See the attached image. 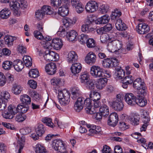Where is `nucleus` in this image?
Listing matches in <instances>:
<instances>
[{"label":"nucleus","mask_w":153,"mask_h":153,"mask_svg":"<svg viewBox=\"0 0 153 153\" xmlns=\"http://www.w3.org/2000/svg\"><path fill=\"white\" fill-rule=\"evenodd\" d=\"M71 98L73 100H75L80 94V91L79 89L77 87L72 88L71 91Z\"/></svg>","instance_id":"obj_31"},{"label":"nucleus","mask_w":153,"mask_h":153,"mask_svg":"<svg viewBox=\"0 0 153 153\" xmlns=\"http://www.w3.org/2000/svg\"><path fill=\"white\" fill-rule=\"evenodd\" d=\"M109 104L115 111H122L124 107L123 96L120 94L117 95L112 101L109 102Z\"/></svg>","instance_id":"obj_2"},{"label":"nucleus","mask_w":153,"mask_h":153,"mask_svg":"<svg viewBox=\"0 0 153 153\" xmlns=\"http://www.w3.org/2000/svg\"><path fill=\"white\" fill-rule=\"evenodd\" d=\"M6 79L4 74L0 72V86H3L6 83Z\"/></svg>","instance_id":"obj_59"},{"label":"nucleus","mask_w":153,"mask_h":153,"mask_svg":"<svg viewBox=\"0 0 153 153\" xmlns=\"http://www.w3.org/2000/svg\"><path fill=\"white\" fill-rule=\"evenodd\" d=\"M118 116L116 113L111 114L108 120V124L111 126H115L118 121Z\"/></svg>","instance_id":"obj_13"},{"label":"nucleus","mask_w":153,"mask_h":153,"mask_svg":"<svg viewBox=\"0 0 153 153\" xmlns=\"http://www.w3.org/2000/svg\"><path fill=\"white\" fill-rule=\"evenodd\" d=\"M0 33L2 35V36L0 38V46H1L4 43L3 39H4L5 43L8 46L12 45H13V41L17 39L16 37L15 36H13L10 35L4 36L2 33L0 32Z\"/></svg>","instance_id":"obj_11"},{"label":"nucleus","mask_w":153,"mask_h":153,"mask_svg":"<svg viewBox=\"0 0 153 153\" xmlns=\"http://www.w3.org/2000/svg\"><path fill=\"white\" fill-rule=\"evenodd\" d=\"M68 10L65 7H61L59 8L58 14L62 17L65 16L68 13Z\"/></svg>","instance_id":"obj_38"},{"label":"nucleus","mask_w":153,"mask_h":153,"mask_svg":"<svg viewBox=\"0 0 153 153\" xmlns=\"http://www.w3.org/2000/svg\"><path fill=\"white\" fill-rule=\"evenodd\" d=\"M80 79L81 83L86 82L87 81L90 80L89 79V75L87 73H83L81 74Z\"/></svg>","instance_id":"obj_54"},{"label":"nucleus","mask_w":153,"mask_h":153,"mask_svg":"<svg viewBox=\"0 0 153 153\" xmlns=\"http://www.w3.org/2000/svg\"><path fill=\"white\" fill-rule=\"evenodd\" d=\"M90 73L95 78L103 76V69L98 66H93L90 69Z\"/></svg>","instance_id":"obj_10"},{"label":"nucleus","mask_w":153,"mask_h":153,"mask_svg":"<svg viewBox=\"0 0 153 153\" xmlns=\"http://www.w3.org/2000/svg\"><path fill=\"white\" fill-rule=\"evenodd\" d=\"M44 57L46 61H55L58 59L59 56L58 54L54 52L48 50L45 51Z\"/></svg>","instance_id":"obj_7"},{"label":"nucleus","mask_w":153,"mask_h":153,"mask_svg":"<svg viewBox=\"0 0 153 153\" xmlns=\"http://www.w3.org/2000/svg\"><path fill=\"white\" fill-rule=\"evenodd\" d=\"M86 45L88 48H92L95 47L96 42L93 39L89 38L86 42Z\"/></svg>","instance_id":"obj_56"},{"label":"nucleus","mask_w":153,"mask_h":153,"mask_svg":"<svg viewBox=\"0 0 153 153\" xmlns=\"http://www.w3.org/2000/svg\"><path fill=\"white\" fill-rule=\"evenodd\" d=\"M121 15V13L120 11L118 10H115L114 12L112 13L111 16V19H117Z\"/></svg>","instance_id":"obj_61"},{"label":"nucleus","mask_w":153,"mask_h":153,"mask_svg":"<svg viewBox=\"0 0 153 153\" xmlns=\"http://www.w3.org/2000/svg\"><path fill=\"white\" fill-rule=\"evenodd\" d=\"M87 126L89 132L92 134H101V129L100 126L90 125H87Z\"/></svg>","instance_id":"obj_23"},{"label":"nucleus","mask_w":153,"mask_h":153,"mask_svg":"<svg viewBox=\"0 0 153 153\" xmlns=\"http://www.w3.org/2000/svg\"><path fill=\"white\" fill-rule=\"evenodd\" d=\"M63 23L64 27L67 28L73 24V22L71 19L66 17L63 19Z\"/></svg>","instance_id":"obj_47"},{"label":"nucleus","mask_w":153,"mask_h":153,"mask_svg":"<svg viewBox=\"0 0 153 153\" xmlns=\"http://www.w3.org/2000/svg\"><path fill=\"white\" fill-rule=\"evenodd\" d=\"M13 67L17 71H21L24 67V64L19 59L15 60L13 62Z\"/></svg>","instance_id":"obj_26"},{"label":"nucleus","mask_w":153,"mask_h":153,"mask_svg":"<svg viewBox=\"0 0 153 153\" xmlns=\"http://www.w3.org/2000/svg\"><path fill=\"white\" fill-rule=\"evenodd\" d=\"M119 128L122 131H124L129 128L128 125L123 122H120L119 124Z\"/></svg>","instance_id":"obj_62"},{"label":"nucleus","mask_w":153,"mask_h":153,"mask_svg":"<svg viewBox=\"0 0 153 153\" xmlns=\"http://www.w3.org/2000/svg\"><path fill=\"white\" fill-rule=\"evenodd\" d=\"M149 30V27L147 24L145 23H142L138 25V29L137 31L139 34H146L148 32Z\"/></svg>","instance_id":"obj_21"},{"label":"nucleus","mask_w":153,"mask_h":153,"mask_svg":"<svg viewBox=\"0 0 153 153\" xmlns=\"http://www.w3.org/2000/svg\"><path fill=\"white\" fill-rule=\"evenodd\" d=\"M89 38L88 35L85 34H82L78 37L79 41L82 44L85 43Z\"/></svg>","instance_id":"obj_50"},{"label":"nucleus","mask_w":153,"mask_h":153,"mask_svg":"<svg viewBox=\"0 0 153 153\" xmlns=\"http://www.w3.org/2000/svg\"><path fill=\"white\" fill-rule=\"evenodd\" d=\"M98 7V4L96 1H91L87 3L85 8L87 12L92 13L96 10Z\"/></svg>","instance_id":"obj_12"},{"label":"nucleus","mask_w":153,"mask_h":153,"mask_svg":"<svg viewBox=\"0 0 153 153\" xmlns=\"http://www.w3.org/2000/svg\"><path fill=\"white\" fill-rule=\"evenodd\" d=\"M13 66V63L12 62L6 60L4 61L2 64V67L3 68L7 70L10 69Z\"/></svg>","instance_id":"obj_43"},{"label":"nucleus","mask_w":153,"mask_h":153,"mask_svg":"<svg viewBox=\"0 0 153 153\" xmlns=\"http://www.w3.org/2000/svg\"><path fill=\"white\" fill-rule=\"evenodd\" d=\"M57 33L58 35L62 37H64L66 36L67 37L68 32L65 31V29L62 27H60L59 30H58Z\"/></svg>","instance_id":"obj_48"},{"label":"nucleus","mask_w":153,"mask_h":153,"mask_svg":"<svg viewBox=\"0 0 153 153\" xmlns=\"http://www.w3.org/2000/svg\"><path fill=\"white\" fill-rule=\"evenodd\" d=\"M51 84L54 85H58L61 83V79L59 78H54L51 80Z\"/></svg>","instance_id":"obj_63"},{"label":"nucleus","mask_w":153,"mask_h":153,"mask_svg":"<svg viewBox=\"0 0 153 153\" xmlns=\"http://www.w3.org/2000/svg\"><path fill=\"white\" fill-rule=\"evenodd\" d=\"M17 111V113L19 111H21L22 113L26 112L28 110L29 107L27 105H20L19 104L17 107H16Z\"/></svg>","instance_id":"obj_41"},{"label":"nucleus","mask_w":153,"mask_h":153,"mask_svg":"<svg viewBox=\"0 0 153 153\" xmlns=\"http://www.w3.org/2000/svg\"><path fill=\"white\" fill-rule=\"evenodd\" d=\"M78 58L77 54L74 51H72L68 52L67 55V60L69 63L72 64L76 61Z\"/></svg>","instance_id":"obj_22"},{"label":"nucleus","mask_w":153,"mask_h":153,"mask_svg":"<svg viewBox=\"0 0 153 153\" xmlns=\"http://www.w3.org/2000/svg\"><path fill=\"white\" fill-rule=\"evenodd\" d=\"M56 64L53 62H51L47 64L45 67L46 72L48 74L50 75H53L56 73Z\"/></svg>","instance_id":"obj_16"},{"label":"nucleus","mask_w":153,"mask_h":153,"mask_svg":"<svg viewBox=\"0 0 153 153\" xmlns=\"http://www.w3.org/2000/svg\"><path fill=\"white\" fill-rule=\"evenodd\" d=\"M96 60V55L94 53L90 52L85 57V61L88 64L92 65L94 64Z\"/></svg>","instance_id":"obj_20"},{"label":"nucleus","mask_w":153,"mask_h":153,"mask_svg":"<svg viewBox=\"0 0 153 153\" xmlns=\"http://www.w3.org/2000/svg\"><path fill=\"white\" fill-rule=\"evenodd\" d=\"M20 100L22 103L26 105L30 104L31 101L29 96L26 94H23L21 96Z\"/></svg>","instance_id":"obj_36"},{"label":"nucleus","mask_w":153,"mask_h":153,"mask_svg":"<svg viewBox=\"0 0 153 153\" xmlns=\"http://www.w3.org/2000/svg\"><path fill=\"white\" fill-rule=\"evenodd\" d=\"M52 148L58 153H68L66 146L64 142L60 139H55L52 141Z\"/></svg>","instance_id":"obj_3"},{"label":"nucleus","mask_w":153,"mask_h":153,"mask_svg":"<svg viewBox=\"0 0 153 153\" xmlns=\"http://www.w3.org/2000/svg\"><path fill=\"white\" fill-rule=\"evenodd\" d=\"M44 15V13H43L41 9L38 10L35 13L36 17L39 20L42 19Z\"/></svg>","instance_id":"obj_60"},{"label":"nucleus","mask_w":153,"mask_h":153,"mask_svg":"<svg viewBox=\"0 0 153 153\" xmlns=\"http://www.w3.org/2000/svg\"><path fill=\"white\" fill-rule=\"evenodd\" d=\"M125 74V72L121 68H117L115 73L114 77L117 79H121L123 77Z\"/></svg>","instance_id":"obj_32"},{"label":"nucleus","mask_w":153,"mask_h":153,"mask_svg":"<svg viewBox=\"0 0 153 153\" xmlns=\"http://www.w3.org/2000/svg\"><path fill=\"white\" fill-rule=\"evenodd\" d=\"M62 2L61 0H51V5L55 9L60 6Z\"/></svg>","instance_id":"obj_51"},{"label":"nucleus","mask_w":153,"mask_h":153,"mask_svg":"<svg viewBox=\"0 0 153 153\" xmlns=\"http://www.w3.org/2000/svg\"><path fill=\"white\" fill-rule=\"evenodd\" d=\"M28 74L30 77L36 78L39 76V71L37 69H32L30 71Z\"/></svg>","instance_id":"obj_52"},{"label":"nucleus","mask_w":153,"mask_h":153,"mask_svg":"<svg viewBox=\"0 0 153 153\" xmlns=\"http://www.w3.org/2000/svg\"><path fill=\"white\" fill-rule=\"evenodd\" d=\"M45 129L42 124H38L35 129L36 132L38 134V135L41 136L45 132Z\"/></svg>","instance_id":"obj_42"},{"label":"nucleus","mask_w":153,"mask_h":153,"mask_svg":"<svg viewBox=\"0 0 153 153\" xmlns=\"http://www.w3.org/2000/svg\"><path fill=\"white\" fill-rule=\"evenodd\" d=\"M109 17L107 15H104L97 19L96 23L97 24H105L109 22Z\"/></svg>","instance_id":"obj_33"},{"label":"nucleus","mask_w":153,"mask_h":153,"mask_svg":"<svg viewBox=\"0 0 153 153\" xmlns=\"http://www.w3.org/2000/svg\"><path fill=\"white\" fill-rule=\"evenodd\" d=\"M133 86L137 90L138 94L144 96L146 94V89L144 82L140 78H137L133 82Z\"/></svg>","instance_id":"obj_4"},{"label":"nucleus","mask_w":153,"mask_h":153,"mask_svg":"<svg viewBox=\"0 0 153 153\" xmlns=\"http://www.w3.org/2000/svg\"><path fill=\"white\" fill-rule=\"evenodd\" d=\"M124 97L125 101L128 105H133L135 104L136 97L133 94L131 93H126Z\"/></svg>","instance_id":"obj_14"},{"label":"nucleus","mask_w":153,"mask_h":153,"mask_svg":"<svg viewBox=\"0 0 153 153\" xmlns=\"http://www.w3.org/2000/svg\"><path fill=\"white\" fill-rule=\"evenodd\" d=\"M116 28L119 30H125L127 28L126 25L122 22L120 19L117 20L115 23Z\"/></svg>","instance_id":"obj_27"},{"label":"nucleus","mask_w":153,"mask_h":153,"mask_svg":"<svg viewBox=\"0 0 153 153\" xmlns=\"http://www.w3.org/2000/svg\"><path fill=\"white\" fill-rule=\"evenodd\" d=\"M122 44L121 42L117 40H111L108 43L107 49L109 52H115L119 54L122 52Z\"/></svg>","instance_id":"obj_1"},{"label":"nucleus","mask_w":153,"mask_h":153,"mask_svg":"<svg viewBox=\"0 0 153 153\" xmlns=\"http://www.w3.org/2000/svg\"><path fill=\"white\" fill-rule=\"evenodd\" d=\"M90 97L93 101H98L100 98V94L98 92L93 91H91Z\"/></svg>","instance_id":"obj_34"},{"label":"nucleus","mask_w":153,"mask_h":153,"mask_svg":"<svg viewBox=\"0 0 153 153\" xmlns=\"http://www.w3.org/2000/svg\"><path fill=\"white\" fill-rule=\"evenodd\" d=\"M17 111L16 107L11 105L8 107V111L2 113L3 117L6 119H12L14 115L17 113Z\"/></svg>","instance_id":"obj_8"},{"label":"nucleus","mask_w":153,"mask_h":153,"mask_svg":"<svg viewBox=\"0 0 153 153\" xmlns=\"http://www.w3.org/2000/svg\"><path fill=\"white\" fill-rule=\"evenodd\" d=\"M78 35L77 33L74 30H71L68 32L67 37L70 41H75Z\"/></svg>","instance_id":"obj_30"},{"label":"nucleus","mask_w":153,"mask_h":153,"mask_svg":"<svg viewBox=\"0 0 153 153\" xmlns=\"http://www.w3.org/2000/svg\"><path fill=\"white\" fill-rule=\"evenodd\" d=\"M82 31L86 33L90 32L91 30H94L93 28H90V26L88 24L83 25L81 28Z\"/></svg>","instance_id":"obj_57"},{"label":"nucleus","mask_w":153,"mask_h":153,"mask_svg":"<svg viewBox=\"0 0 153 153\" xmlns=\"http://www.w3.org/2000/svg\"><path fill=\"white\" fill-rule=\"evenodd\" d=\"M139 94L136 98L135 104H137L140 106L143 107L147 104V101L142 95H143Z\"/></svg>","instance_id":"obj_25"},{"label":"nucleus","mask_w":153,"mask_h":153,"mask_svg":"<svg viewBox=\"0 0 153 153\" xmlns=\"http://www.w3.org/2000/svg\"><path fill=\"white\" fill-rule=\"evenodd\" d=\"M10 12L8 8H5L0 12V16L3 19L8 18L10 14Z\"/></svg>","instance_id":"obj_35"},{"label":"nucleus","mask_w":153,"mask_h":153,"mask_svg":"<svg viewBox=\"0 0 153 153\" xmlns=\"http://www.w3.org/2000/svg\"><path fill=\"white\" fill-rule=\"evenodd\" d=\"M85 102L84 105H85V109L87 113L90 114H93L96 112V110H93L91 109L92 106L91 100L89 98H87L85 100Z\"/></svg>","instance_id":"obj_18"},{"label":"nucleus","mask_w":153,"mask_h":153,"mask_svg":"<svg viewBox=\"0 0 153 153\" xmlns=\"http://www.w3.org/2000/svg\"><path fill=\"white\" fill-rule=\"evenodd\" d=\"M9 5L11 9L14 11L15 14L17 16L20 15V13L19 9L20 8V4L17 1H10Z\"/></svg>","instance_id":"obj_19"},{"label":"nucleus","mask_w":153,"mask_h":153,"mask_svg":"<svg viewBox=\"0 0 153 153\" xmlns=\"http://www.w3.org/2000/svg\"><path fill=\"white\" fill-rule=\"evenodd\" d=\"M75 8L76 12L78 13H82L84 9V6L82 3L76 6Z\"/></svg>","instance_id":"obj_64"},{"label":"nucleus","mask_w":153,"mask_h":153,"mask_svg":"<svg viewBox=\"0 0 153 153\" xmlns=\"http://www.w3.org/2000/svg\"><path fill=\"white\" fill-rule=\"evenodd\" d=\"M85 85L87 88L90 90H93L95 88L94 82L91 79L86 81Z\"/></svg>","instance_id":"obj_53"},{"label":"nucleus","mask_w":153,"mask_h":153,"mask_svg":"<svg viewBox=\"0 0 153 153\" xmlns=\"http://www.w3.org/2000/svg\"><path fill=\"white\" fill-rule=\"evenodd\" d=\"M81 65L79 63L73 64L71 68V72L74 74L79 73L81 71Z\"/></svg>","instance_id":"obj_24"},{"label":"nucleus","mask_w":153,"mask_h":153,"mask_svg":"<svg viewBox=\"0 0 153 153\" xmlns=\"http://www.w3.org/2000/svg\"><path fill=\"white\" fill-rule=\"evenodd\" d=\"M100 39L101 42L103 43H108L111 40V39L106 33L102 34L100 37Z\"/></svg>","instance_id":"obj_46"},{"label":"nucleus","mask_w":153,"mask_h":153,"mask_svg":"<svg viewBox=\"0 0 153 153\" xmlns=\"http://www.w3.org/2000/svg\"><path fill=\"white\" fill-rule=\"evenodd\" d=\"M107 82L106 78H100L96 83V86L97 88L99 89H102L106 85Z\"/></svg>","instance_id":"obj_29"},{"label":"nucleus","mask_w":153,"mask_h":153,"mask_svg":"<svg viewBox=\"0 0 153 153\" xmlns=\"http://www.w3.org/2000/svg\"><path fill=\"white\" fill-rule=\"evenodd\" d=\"M0 98L3 100L4 102H5L6 104H7L8 100L10 99V95L8 92L3 91L0 94Z\"/></svg>","instance_id":"obj_40"},{"label":"nucleus","mask_w":153,"mask_h":153,"mask_svg":"<svg viewBox=\"0 0 153 153\" xmlns=\"http://www.w3.org/2000/svg\"><path fill=\"white\" fill-rule=\"evenodd\" d=\"M41 10L45 15H50L52 14L53 13L52 9L50 6H43L42 7Z\"/></svg>","instance_id":"obj_45"},{"label":"nucleus","mask_w":153,"mask_h":153,"mask_svg":"<svg viewBox=\"0 0 153 153\" xmlns=\"http://www.w3.org/2000/svg\"><path fill=\"white\" fill-rule=\"evenodd\" d=\"M23 62L26 67H30L32 64V59L29 56H25L23 58Z\"/></svg>","instance_id":"obj_44"},{"label":"nucleus","mask_w":153,"mask_h":153,"mask_svg":"<svg viewBox=\"0 0 153 153\" xmlns=\"http://www.w3.org/2000/svg\"><path fill=\"white\" fill-rule=\"evenodd\" d=\"M127 75L122 80V86L124 88H126L128 85L131 84L134 81L133 76L129 74Z\"/></svg>","instance_id":"obj_17"},{"label":"nucleus","mask_w":153,"mask_h":153,"mask_svg":"<svg viewBox=\"0 0 153 153\" xmlns=\"http://www.w3.org/2000/svg\"><path fill=\"white\" fill-rule=\"evenodd\" d=\"M34 36L37 39L42 40V41L41 42L42 44L44 45V46L46 48H49V47L48 46L51 44V43L48 42L51 40V38L49 36H47L45 37L43 36L42 33L39 32L38 30H36L34 32Z\"/></svg>","instance_id":"obj_6"},{"label":"nucleus","mask_w":153,"mask_h":153,"mask_svg":"<svg viewBox=\"0 0 153 153\" xmlns=\"http://www.w3.org/2000/svg\"><path fill=\"white\" fill-rule=\"evenodd\" d=\"M58 91V97L59 103L63 106L67 105L70 100V94L68 91L64 89L59 90Z\"/></svg>","instance_id":"obj_5"},{"label":"nucleus","mask_w":153,"mask_h":153,"mask_svg":"<svg viewBox=\"0 0 153 153\" xmlns=\"http://www.w3.org/2000/svg\"><path fill=\"white\" fill-rule=\"evenodd\" d=\"M102 65L104 68H110L117 66L118 63L117 60L115 58H107L103 60Z\"/></svg>","instance_id":"obj_9"},{"label":"nucleus","mask_w":153,"mask_h":153,"mask_svg":"<svg viewBox=\"0 0 153 153\" xmlns=\"http://www.w3.org/2000/svg\"><path fill=\"white\" fill-rule=\"evenodd\" d=\"M99 112L102 114L103 116L108 115L109 114L108 106L106 105H102L100 108Z\"/></svg>","instance_id":"obj_37"},{"label":"nucleus","mask_w":153,"mask_h":153,"mask_svg":"<svg viewBox=\"0 0 153 153\" xmlns=\"http://www.w3.org/2000/svg\"><path fill=\"white\" fill-rule=\"evenodd\" d=\"M140 119L139 116L134 115L130 118V120L131 123L133 125H137L139 124Z\"/></svg>","instance_id":"obj_49"},{"label":"nucleus","mask_w":153,"mask_h":153,"mask_svg":"<svg viewBox=\"0 0 153 153\" xmlns=\"http://www.w3.org/2000/svg\"><path fill=\"white\" fill-rule=\"evenodd\" d=\"M50 45L54 49L59 50L63 46V42L60 39L56 38L52 39Z\"/></svg>","instance_id":"obj_15"},{"label":"nucleus","mask_w":153,"mask_h":153,"mask_svg":"<svg viewBox=\"0 0 153 153\" xmlns=\"http://www.w3.org/2000/svg\"><path fill=\"white\" fill-rule=\"evenodd\" d=\"M35 150L36 153H45L46 152L44 146L42 144L39 143L36 145Z\"/></svg>","instance_id":"obj_39"},{"label":"nucleus","mask_w":153,"mask_h":153,"mask_svg":"<svg viewBox=\"0 0 153 153\" xmlns=\"http://www.w3.org/2000/svg\"><path fill=\"white\" fill-rule=\"evenodd\" d=\"M22 90L23 88L20 85L16 83L13 84L11 91L15 94H19L21 93Z\"/></svg>","instance_id":"obj_28"},{"label":"nucleus","mask_w":153,"mask_h":153,"mask_svg":"<svg viewBox=\"0 0 153 153\" xmlns=\"http://www.w3.org/2000/svg\"><path fill=\"white\" fill-rule=\"evenodd\" d=\"M42 121L44 123L51 127L53 128V123H52L51 118L48 117H45L42 119Z\"/></svg>","instance_id":"obj_55"},{"label":"nucleus","mask_w":153,"mask_h":153,"mask_svg":"<svg viewBox=\"0 0 153 153\" xmlns=\"http://www.w3.org/2000/svg\"><path fill=\"white\" fill-rule=\"evenodd\" d=\"M26 116L23 114H19L15 117L16 120L19 122H22L25 120Z\"/></svg>","instance_id":"obj_58"}]
</instances>
